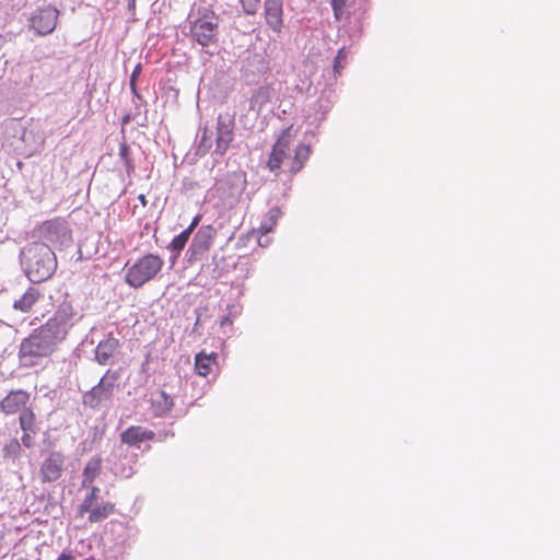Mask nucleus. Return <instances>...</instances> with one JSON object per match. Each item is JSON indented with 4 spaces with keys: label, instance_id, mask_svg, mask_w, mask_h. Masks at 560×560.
<instances>
[{
    "label": "nucleus",
    "instance_id": "nucleus-25",
    "mask_svg": "<svg viewBox=\"0 0 560 560\" xmlns=\"http://www.w3.org/2000/svg\"><path fill=\"white\" fill-rule=\"evenodd\" d=\"M119 158L125 165L127 174L130 175L131 173H133L135 164L131 159L130 148L126 142H122L119 145Z\"/></svg>",
    "mask_w": 560,
    "mask_h": 560
},
{
    "label": "nucleus",
    "instance_id": "nucleus-40",
    "mask_svg": "<svg viewBox=\"0 0 560 560\" xmlns=\"http://www.w3.org/2000/svg\"><path fill=\"white\" fill-rule=\"evenodd\" d=\"M13 445H14L16 448H19V443H18V441H14V442H13Z\"/></svg>",
    "mask_w": 560,
    "mask_h": 560
},
{
    "label": "nucleus",
    "instance_id": "nucleus-31",
    "mask_svg": "<svg viewBox=\"0 0 560 560\" xmlns=\"http://www.w3.org/2000/svg\"><path fill=\"white\" fill-rule=\"evenodd\" d=\"M31 433L32 432H24L23 436H22V443L26 446V447H31L33 445V439L31 436Z\"/></svg>",
    "mask_w": 560,
    "mask_h": 560
},
{
    "label": "nucleus",
    "instance_id": "nucleus-36",
    "mask_svg": "<svg viewBox=\"0 0 560 560\" xmlns=\"http://www.w3.org/2000/svg\"><path fill=\"white\" fill-rule=\"evenodd\" d=\"M136 8V0H128V9L133 11Z\"/></svg>",
    "mask_w": 560,
    "mask_h": 560
},
{
    "label": "nucleus",
    "instance_id": "nucleus-21",
    "mask_svg": "<svg viewBox=\"0 0 560 560\" xmlns=\"http://www.w3.org/2000/svg\"><path fill=\"white\" fill-rule=\"evenodd\" d=\"M271 98V91L268 86H259L249 100L250 109L259 112Z\"/></svg>",
    "mask_w": 560,
    "mask_h": 560
},
{
    "label": "nucleus",
    "instance_id": "nucleus-3",
    "mask_svg": "<svg viewBox=\"0 0 560 560\" xmlns=\"http://www.w3.org/2000/svg\"><path fill=\"white\" fill-rule=\"evenodd\" d=\"M291 135L290 130H283L276 143L272 147L268 168L271 172H278L281 166L288 167V171L295 174L303 167L304 163L308 160L311 148L306 144H299L294 154H290Z\"/></svg>",
    "mask_w": 560,
    "mask_h": 560
},
{
    "label": "nucleus",
    "instance_id": "nucleus-37",
    "mask_svg": "<svg viewBox=\"0 0 560 560\" xmlns=\"http://www.w3.org/2000/svg\"><path fill=\"white\" fill-rule=\"evenodd\" d=\"M130 88H131V91L132 93L139 97V94L137 93V90H136V81H130Z\"/></svg>",
    "mask_w": 560,
    "mask_h": 560
},
{
    "label": "nucleus",
    "instance_id": "nucleus-15",
    "mask_svg": "<svg viewBox=\"0 0 560 560\" xmlns=\"http://www.w3.org/2000/svg\"><path fill=\"white\" fill-rule=\"evenodd\" d=\"M149 395L151 409L155 416H163L172 409L173 398L161 387H154Z\"/></svg>",
    "mask_w": 560,
    "mask_h": 560
},
{
    "label": "nucleus",
    "instance_id": "nucleus-39",
    "mask_svg": "<svg viewBox=\"0 0 560 560\" xmlns=\"http://www.w3.org/2000/svg\"><path fill=\"white\" fill-rule=\"evenodd\" d=\"M226 324H231V320L228 316H225L222 320H221V325L224 326Z\"/></svg>",
    "mask_w": 560,
    "mask_h": 560
},
{
    "label": "nucleus",
    "instance_id": "nucleus-38",
    "mask_svg": "<svg viewBox=\"0 0 560 560\" xmlns=\"http://www.w3.org/2000/svg\"><path fill=\"white\" fill-rule=\"evenodd\" d=\"M198 222H199V217L197 215V217L192 220L191 224H190L188 228H191V231H192V230L195 229V226L198 224Z\"/></svg>",
    "mask_w": 560,
    "mask_h": 560
},
{
    "label": "nucleus",
    "instance_id": "nucleus-11",
    "mask_svg": "<svg viewBox=\"0 0 560 560\" xmlns=\"http://www.w3.org/2000/svg\"><path fill=\"white\" fill-rule=\"evenodd\" d=\"M235 118L229 112L220 114L217 119V138L214 153L223 155L234 139Z\"/></svg>",
    "mask_w": 560,
    "mask_h": 560
},
{
    "label": "nucleus",
    "instance_id": "nucleus-10",
    "mask_svg": "<svg viewBox=\"0 0 560 560\" xmlns=\"http://www.w3.org/2000/svg\"><path fill=\"white\" fill-rule=\"evenodd\" d=\"M66 456L59 451L49 452L40 463L38 477L42 483H52L62 477Z\"/></svg>",
    "mask_w": 560,
    "mask_h": 560
},
{
    "label": "nucleus",
    "instance_id": "nucleus-35",
    "mask_svg": "<svg viewBox=\"0 0 560 560\" xmlns=\"http://www.w3.org/2000/svg\"><path fill=\"white\" fill-rule=\"evenodd\" d=\"M57 560H72L70 555L61 553Z\"/></svg>",
    "mask_w": 560,
    "mask_h": 560
},
{
    "label": "nucleus",
    "instance_id": "nucleus-27",
    "mask_svg": "<svg viewBox=\"0 0 560 560\" xmlns=\"http://www.w3.org/2000/svg\"><path fill=\"white\" fill-rule=\"evenodd\" d=\"M242 9L247 15L256 14L261 8V0H240Z\"/></svg>",
    "mask_w": 560,
    "mask_h": 560
},
{
    "label": "nucleus",
    "instance_id": "nucleus-14",
    "mask_svg": "<svg viewBox=\"0 0 560 560\" xmlns=\"http://www.w3.org/2000/svg\"><path fill=\"white\" fill-rule=\"evenodd\" d=\"M155 433L140 425H131L120 434L122 443L129 446H139L142 442L153 441Z\"/></svg>",
    "mask_w": 560,
    "mask_h": 560
},
{
    "label": "nucleus",
    "instance_id": "nucleus-4",
    "mask_svg": "<svg viewBox=\"0 0 560 560\" xmlns=\"http://www.w3.org/2000/svg\"><path fill=\"white\" fill-rule=\"evenodd\" d=\"M56 302L58 305L54 315L39 329L58 345L66 339L75 312L66 292L57 291Z\"/></svg>",
    "mask_w": 560,
    "mask_h": 560
},
{
    "label": "nucleus",
    "instance_id": "nucleus-23",
    "mask_svg": "<svg viewBox=\"0 0 560 560\" xmlns=\"http://www.w3.org/2000/svg\"><path fill=\"white\" fill-rule=\"evenodd\" d=\"M281 217V211L279 208H271L265 220L261 222V225L259 230L262 232V234H268L272 231L273 226L277 224V221Z\"/></svg>",
    "mask_w": 560,
    "mask_h": 560
},
{
    "label": "nucleus",
    "instance_id": "nucleus-24",
    "mask_svg": "<svg viewBox=\"0 0 560 560\" xmlns=\"http://www.w3.org/2000/svg\"><path fill=\"white\" fill-rule=\"evenodd\" d=\"M191 234V228H187L184 230L180 234L175 236L171 244L168 245V248L175 253H179L185 245L187 244L189 237Z\"/></svg>",
    "mask_w": 560,
    "mask_h": 560
},
{
    "label": "nucleus",
    "instance_id": "nucleus-30",
    "mask_svg": "<svg viewBox=\"0 0 560 560\" xmlns=\"http://www.w3.org/2000/svg\"><path fill=\"white\" fill-rule=\"evenodd\" d=\"M117 380V372L107 371V373L100 380L97 385H113Z\"/></svg>",
    "mask_w": 560,
    "mask_h": 560
},
{
    "label": "nucleus",
    "instance_id": "nucleus-32",
    "mask_svg": "<svg viewBox=\"0 0 560 560\" xmlns=\"http://www.w3.org/2000/svg\"><path fill=\"white\" fill-rule=\"evenodd\" d=\"M140 72H141V65L139 63L133 69V71L131 73V77H130V81H137V78L140 74Z\"/></svg>",
    "mask_w": 560,
    "mask_h": 560
},
{
    "label": "nucleus",
    "instance_id": "nucleus-13",
    "mask_svg": "<svg viewBox=\"0 0 560 560\" xmlns=\"http://www.w3.org/2000/svg\"><path fill=\"white\" fill-rule=\"evenodd\" d=\"M283 0H265L264 16L267 25L276 33L283 26Z\"/></svg>",
    "mask_w": 560,
    "mask_h": 560
},
{
    "label": "nucleus",
    "instance_id": "nucleus-2",
    "mask_svg": "<svg viewBox=\"0 0 560 560\" xmlns=\"http://www.w3.org/2000/svg\"><path fill=\"white\" fill-rule=\"evenodd\" d=\"M191 40L202 47L213 45L218 40L219 16L205 2H194L186 19Z\"/></svg>",
    "mask_w": 560,
    "mask_h": 560
},
{
    "label": "nucleus",
    "instance_id": "nucleus-17",
    "mask_svg": "<svg viewBox=\"0 0 560 560\" xmlns=\"http://www.w3.org/2000/svg\"><path fill=\"white\" fill-rule=\"evenodd\" d=\"M28 399L30 395L25 390H11L10 394L2 399L1 408L7 413H15L26 406Z\"/></svg>",
    "mask_w": 560,
    "mask_h": 560
},
{
    "label": "nucleus",
    "instance_id": "nucleus-1",
    "mask_svg": "<svg viewBox=\"0 0 560 560\" xmlns=\"http://www.w3.org/2000/svg\"><path fill=\"white\" fill-rule=\"evenodd\" d=\"M19 258L23 272L32 282L48 280L57 269L56 254L43 242L26 244Z\"/></svg>",
    "mask_w": 560,
    "mask_h": 560
},
{
    "label": "nucleus",
    "instance_id": "nucleus-33",
    "mask_svg": "<svg viewBox=\"0 0 560 560\" xmlns=\"http://www.w3.org/2000/svg\"><path fill=\"white\" fill-rule=\"evenodd\" d=\"M201 148H203V152H206L208 150V148H209V145L206 144V137L205 136L201 138L200 145H199L198 150L200 151Z\"/></svg>",
    "mask_w": 560,
    "mask_h": 560
},
{
    "label": "nucleus",
    "instance_id": "nucleus-8",
    "mask_svg": "<svg viewBox=\"0 0 560 560\" xmlns=\"http://www.w3.org/2000/svg\"><path fill=\"white\" fill-rule=\"evenodd\" d=\"M60 11L52 4L36 8L28 18V27L39 36L51 34L57 24Z\"/></svg>",
    "mask_w": 560,
    "mask_h": 560
},
{
    "label": "nucleus",
    "instance_id": "nucleus-7",
    "mask_svg": "<svg viewBox=\"0 0 560 560\" xmlns=\"http://www.w3.org/2000/svg\"><path fill=\"white\" fill-rule=\"evenodd\" d=\"M40 238L52 244L57 248H67L72 244V235L67 222L62 219H52L43 222L37 228Z\"/></svg>",
    "mask_w": 560,
    "mask_h": 560
},
{
    "label": "nucleus",
    "instance_id": "nucleus-29",
    "mask_svg": "<svg viewBox=\"0 0 560 560\" xmlns=\"http://www.w3.org/2000/svg\"><path fill=\"white\" fill-rule=\"evenodd\" d=\"M347 0H331L335 18L341 20Z\"/></svg>",
    "mask_w": 560,
    "mask_h": 560
},
{
    "label": "nucleus",
    "instance_id": "nucleus-28",
    "mask_svg": "<svg viewBox=\"0 0 560 560\" xmlns=\"http://www.w3.org/2000/svg\"><path fill=\"white\" fill-rule=\"evenodd\" d=\"M346 59H347V51H346V48L342 47L338 50L337 56L335 57V61H334V72L336 74H339L341 72V70L345 68Z\"/></svg>",
    "mask_w": 560,
    "mask_h": 560
},
{
    "label": "nucleus",
    "instance_id": "nucleus-18",
    "mask_svg": "<svg viewBox=\"0 0 560 560\" xmlns=\"http://www.w3.org/2000/svg\"><path fill=\"white\" fill-rule=\"evenodd\" d=\"M118 348L119 340L116 338L109 337L105 340H102L96 347L95 359L102 365L109 364L117 353Z\"/></svg>",
    "mask_w": 560,
    "mask_h": 560
},
{
    "label": "nucleus",
    "instance_id": "nucleus-6",
    "mask_svg": "<svg viewBox=\"0 0 560 560\" xmlns=\"http://www.w3.org/2000/svg\"><path fill=\"white\" fill-rule=\"evenodd\" d=\"M163 259L153 254H148L128 267L125 276L126 282L132 288H140L152 280L162 269Z\"/></svg>",
    "mask_w": 560,
    "mask_h": 560
},
{
    "label": "nucleus",
    "instance_id": "nucleus-19",
    "mask_svg": "<svg viewBox=\"0 0 560 560\" xmlns=\"http://www.w3.org/2000/svg\"><path fill=\"white\" fill-rule=\"evenodd\" d=\"M215 359L217 358L214 354H206L203 352L198 353L195 360V368L197 373L201 376L210 375L217 366Z\"/></svg>",
    "mask_w": 560,
    "mask_h": 560
},
{
    "label": "nucleus",
    "instance_id": "nucleus-12",
    "mask_svg": "<svg viewBox=\"0 0 560 560\" xmlns=\"http://www.w3.org/2000/svg\"><path fill=\"white\" fill-rule=\"evenodd\" d=\"M215 233L217 231L212 225L201 226L195 234L189 247L191 257L197 258L208 252L212 245Z\"/></svg>",
    "mask_w": 560,
    "mask_h": 560
},
{
    "label": "nucleus",
    "instance_id": "nucleus-16",
    "mask_svg": "<svg viewBox=\"0 0 560 560\" xmlns=\"http://www.w3.org/2000/svg\"><path fill=\"white\" fill-rule=\"evenodd\" d=\"M45 295L42 293L39 288L30 287L19 299L13 302V308L21 312H30L33 306L43 301Z\"/></svg>",
    "mask_w": 560,
    "mask_h": 560
},
{
    "label": "nucleus",
    "instance_id": "nucleus-5",
    "mask_svg": "<svg viewBox=\"0 0 560 560\" xmlns=\"http://www.w3.org/2000/svg\"><path fill=\"white\" fill-rule=\"evenodd\" d=\"M57 346L58 345L37 328L21 343V363L25 366L36 365L40 359L50 355L56 350Z\"/></svg>",
    "mask_w": 560,
    "mask_h": 560
},
{
    "label": "nucleus",
    "instance_id": "nucleus-22",
    "mask_svg": "<svg viewBox=\"0 0 560 560\" xmlns=\"http://www.w3.org/2000/svg\"><path fill=\"white\" fill-rule=\"evenodd\" d=\"M109 395L106 387H92L91 390L86 392L83 396L84 405L95 408L100 402L107 398Z\"/></svg>",
    "mask_w": 560,
    "mask_h": 560
},
{
    "label": "nucleus",
    "instance_id": "nucleus-20",
    "mask_svg": "<svg viewBox=\"0 0 560 560\" xmlns=\"http://www.w3.org/2000/svg\"><path fill=\"white\" fill-rule=\"evenodd\" d=\"M102 468V459L100 457H92L83 469L82 485H92L96 477L100 475Z\"/></svg>",
    "mask_w": 560,
    "mask_h": 560
},
{
    "label": "nucleus",
    "instance_id": "nucleus-9",
    "mask_svg": "<svg viewBox=\"0 0 560 560\" xmlns=\"http://www.w3.org/2000/svg\"><path fill=\"white\" fill-rule=\"evenodd\" d=\"M100 493V488L93 486L91 488V492L85 495L81 505L79 506L80 515H84L89 513V521L91 523H98L109 515L115 513V504L112 502H102L97 503V498Z\"/></svg>",
    "mask_w": 560,
    "mask_h": 560
},
{
    "label": "nucleus",
    "instance_id": "nucleus-34",
    "mask_svg": "<svg viewBox=\"0 0 560 560\" xmlns=\"http://www.w3.org/2000/svg\"><path fill=\"white\" fill-rule=\"evenodd\" d=\"M138 200L140 201V203H141L143 207H145V206H147V203H148L147 198H145V196H144L143 194H140V195L138 196Z\"/></svg>",
    "mask_w": 560,
    "mask_h": 560
},
{
    "label": "nucleus",
    "instance_id": "nucleus-26",
    "mask_svg": "<svg viewBox=\"0 0 560 560\" xmlns=\"http://www.w3.org/2000/svg\"><path fill=\"white\" fill-rule=\"evenodd\" d=\"M20 425L24 432H35V416L31 410L20 415Z\"/></svg>",
    "mask_w": 560,
    "mask_h": 560
}]
</instances>
